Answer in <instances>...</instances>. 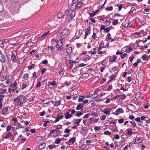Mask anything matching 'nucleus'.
<instances>
[{
    "instance_id": "obj_46",
    "label": "nucleus",
    "mask_w": 150,
    "mask_h": 150,
    "mask_svg": "<svg viewBox=\"0 0 150 150\" xmlns=\"http://www.w3.org/2000/svg\"><path fill=\"white\" fill-rule=\"evenodd\" d=\"M79 67L78 66H76L74 68L72 71V72L73 73L75 72L76 71L78 70V69Z\"/></svg>"
},
{
    "instance_id": "obj_45",
    "label": "nucleus",
    "mask_w": 150,
    "mask_h": 150,
    "mask_svg": "<svg viewBox=\"0 0 150 150\" xmlns=\"http://www.w3.org/2000/svg\"><path fill=\"white\" fill-rule=\"evenodd\" d=\"M110 30V27H107L104 29V31L105 32H106V33H108L109 32Z\"/></svg>"
},
{
    "instance_id": "obj_23",
    "label": "nucleus",
    "mask_w": 150,
    "mask_h": 150,
    "mask_svg": "<svg viewBox=\"0 0 150 150\" xmlns=\"http://www.w3.org/2000/svg\"><path fill=\"white\" fill-rule=\"evenodd\" d=\"M56 147V145L54 144H50L48 146V148L50 149H52Z\"/></svg>"
},
{
    "instance_id": "obj_56",
    "label": "nucleus",
    "mask_w": 150,
    "mask_h": 150,
    "mask_svg": "<svg viewBox=\"0 0 150 150\" xmlns=\"http://www.w3.org/2000/svg\"><path fill=\"white\" fill-rule=\"evenodd\" d=\"M4 44L3 42L1 40H0V47H4Z\"/></svg>"
},
{
    "instance_id": "obj_25",
    "label": "nucleus",
    "mask_w": 150,
    "mask_h": 150,
    "mask_svg": "<svg viewBox=\"0 0 150 150\" xmlns=\"http://www.w3.org/2000/svg\"><path fill=\"white\" fill-rule=\"evenodd\" d=\"M127 131H128L127 133L129 135H131L132 134V129H127Z\"/></svg>"
},
{
    "instance_id": "obj_59",
    "label": "nucleus",
    "mask_w": 150,
    "mask_h": 150,
    "mask_svg": "<svg viewBox=\"0 0 150 150\" xmlns=\"http://www.w3.org/2000/svg\"><path fill=\"white\" fill-rule=\"evenodd\" d=\"M124 122V119L123 118L120 119L118 120V122L119 123L121 124L122 123Z\"/></svg>"
},
{
    "instance_id": "obj_50",
    "label": "nucleus",
    "mask_w": 150,
    "mask_h": 150,
    "mask_svg": "<svg viewBox=\"0 0 150 150\" xmlns=\"http://www.w3.org/2000/svg\"><path fill=\"white\" fill-rule=\"evenodd\" d=\"M57 131V130L55 129H52L50 131V133L52 134H54Z\"/></svg>"
},
{
    "instance_id": "obj_36",
    "label": "nucleus",
    "mask_w": 150,
    "mask_h": 150,
    "mask_svg": "<svg viewBox=\"0 0 150 150\" xmlns=\"http://www.w3.org/2000/svg\"><path fill=\"white\" fill-rule=\"evenodd\" d=\"M83 98L82 97V96H80L79 97V98L78 99V101L79 102H81L83 100Z\"/></svg>"
},
{
    "instance_id": "obj_48",
    "label": "nucleus",
    "mask_w": 150,
    "mask_h": 150,
    "mask_svg": "<svg viewBox=\"0 0 150 150\" xmlns=\"http://www.w3.org/2000/svg\"><path fill=\"white\" fill-rule=\"evenodd\" d=\"M35 65L34 64H32L30 65V66L28 67V69L30 70L33 68L35 66Z\"/></svg>"
},
{
    "instance_id": "obj_37",
    "label": "nucleus",
    "mask_w": 150,
    "mask_h": 150,
    "mask_svg": "<svg viewBox=\"0 0 150 150\" xmlns=\"http://www.w3.org/2000/svg\"><path fill=\"white\" fill-rule=\"evenodd\" d=\"M20 98L18 97L17 98H16L13 99V100L16 103H17L19 102L20 101Z\"/></svg>"
},
{
    "instance_id": "obj_35",
    "label": "nucleus",
    "mask_w": 150,
    "mask_h": 150,
    "mask_svg": "<svg viewBox=\"0 0 150 150\" xmlns=\"http://www.w3.org/2000/svg\"><path fill=\"white\" fill-rule=\"evenodd\" d=\"M61 141V140L59 138L56 139L54 142L55 143L57 144H59Z\"/></svg>"
},
{
    "instance_id": "obj_41",
    "label": "nucleus",
    "mask_w": 150,
    "mask_h": 150,
    "mask_svg": "<svg viewBox=\"0 0 150 150\" xmlns=\"http://www.w3.org/2000/svg\"><path fill=\"white\" fill-rule=\"evenodd\" d=\"M50 31H47V32L44 33L43 34L42 36H41V37L42 38V37H45L46 35H47L48 34L50 33Z\"/></svg>"
},
{
    "instance_id": "obj_6",
    "label": "nucleus",
    "mask_w": 150,
    "mask_h": 150,
    "mask_svg": "<svg viewBox=\"0 0 150 150\" xmlns=\"http://www.w3.org/2000/svg\"><path fill=\"white\" fill-rule=\"evenodd\" d=\"M6 58L2 54L0 53V60L3 62H5Z\"/></svg>"
},
{
    "instance_id": "obj_57",
    "label": "nucleus",
    "mask_w": 150,
    "mask_h": 150,
    "mask_svg": "<svg viewBox=\"0 0 150 150\" xmlns=\"http://www.w3.org/2000/svg\"><path fill=\"white\" fill-rule=\"evenodd\" d=\"M120 96V95H117L116 96L112 98V99H111V100H115L116 99L118 98L119 96Z\"/></svg>"
},
{
    "instance_id": "obj_7",
    "label": "nucleus",
    "mask_w": 150,
    "mask_h": 150,
    "mask_svg": "<svg viewBox=\"0 0 150 150\" xmlns=\"http://www.w3.org/2000/svg\"><path fill=\"white\" fill-rule=\"evenodd\" d=\"M75 12L74 11H71V12L69 17V19H72L75 16Z\"/></svg>"
},
{
    "instance_id": "obj_40",
    "label": "nucleus",
    "mask_w": 150,
    "mask_h": 150,
    "mask_svg": "<svg viewBox=\"0 0 150 150\" xmlns=\"http://www.w3.org/2000/svg\"><path fill=\"white\" fill-rule=\"evenodd\" d=\"M127 46L124 47L122 48L121 50V52H126V51H127Z\"/></svg>"
},
{
    "instance_id": "obj_58",
    "label": "nucleus",
    "mask_w": 150,
    "mask_h": 150,
    "mask_svg": "<svg viewBox=\"0 0 150 150\" xmlns=\"http://www.w3.org/2000/svg\"><path fill=\"white\" fill-rule=\"evenodd\" d=\"M106 81V79L105 78H103L101 81H100V84H102L105 82Z\"/></svg>"
},
{
    "instance_id": "obj_44",
    "label": "nucleus",
    "mask_w": 150,
    "mask_h": 150,
    "mask_svg": "<svg viewBox=\"0 0 150 150\" xmlns=\"http://www.w3.org/2000/svg\"><path fill=\"white\" fill-rule=\"evenodd\" d=\"M17 86V83L16 82H15L14 83V85L13 84H11V85L10 86V87H12L13 88L16 87Z\"/></svg>"
},
{
    "instance_id": "obj_60",
    "label": "nucleus",
    "mask_w": 150,
    "mask_h": 150,
    "mask_svg": "<svg viewBox=\"0 0 150 150\" xmlns=\"http://www.w3.org/2000/svg\"><path fill=\"white\" fill-rule=\"evenodd\" d=\"M130 122L133 127H135L136 126V124L134 121H131Z\"/></svg>"
},
{
    "instance_id": "obj_42",
    "label": "nucleus",
    "mask_w": 150,
    "mask_h": 150,
    "mask_svg": "<svg viewBox=\"0 0 150 150\" xmlns=\"http://www.w3.org/2000/svg\"><path fill=\"white\" fill-rule=\"evenodd\" d=\"M63 49V47H62V46L60 45V47H59L58 48H57V51H62Z\"/></svg>"
},
{
    "instance_id": "obj_16",
    "label": "nucleus",
    "mask_w": 150,
    "mask_h": 150,
    "mask_svg": "<svg viewBox=\"0 0 150 150\" xmlns=\"http://www.w3.org/2000/svg\"><path fill=\"white\" fill-rule=\"evenodd\" d=\"M64 14L61 13H59L57 16V18L59 19H61L63 18Z\"/></svg>"
},
{
    "instance_id": "obj_51",
    "label": "nucleus",
    "mask_w": 150,
    "mask_h": 150,
    "mask_svg": "<svg viewBox=\"0 0 150 150\" xmlns=\"http://www.w3.org/2000/svg\"><path fill=\"white\" fill-rule=\"evenodd\" d=\"M81 119H77L75 121V123L76 124H78L81 121Z\"/></svg>"
},
{
    "instance_id": "obj_19",
    "label": "nucleus",
    "mask_w": 150,
    "mask_h": 150,
    "mask_svg": "<svg viewBox=\"0 0 150 150\" xmlns=\"http://www.w3.org/2000/svg\"><path fill=\"white\" fill-rule=\"evenodd\" d=\"M62 126H63L62 125H58L54 126V128L56 129H58L62 128Z\"/></svg>"
},
{
    "instance_id": "obj_55",
    "label": "nucleus",
    "mask_w": 150,
    "mask_h": 150,
    "mask_svg": "<svg viewBox=\"0 0 150 150\" xmlns=\"http://www.w3.org/2000/svg\"><path fill=\"white\" fill-rule=\"evenodd\" d=\"M10 1L13 3H17L18 1L19 0H10Z\"/></svg>"
},
{
    "instance_id": "obj_28",
    "label": "nucleus",
    "mask_w": 150,
    "mask_h": 150,
    "mask_svg": "<svg viewBox=\"0 0 150 150\" xmlns=\"http://www.w3.org/2000/svg\"><path fill=\"white\" fill-rule=\"evenodd\" d=\"M86 56H87L88 57L83 59L82 60L83 61L85 62H87L88 60H89L91 59V58L90 56H89L88 55H87Z\"/></svg>"
},
{
    "instance_id": "obj_24",
    "label": "nucleus",
    "mask_w": 150,
    "mask_h": 150,
    "mask_svg": "<svg viewBox=\"0 0 150 150\" xmlns=\"http://www.w3.org/2000/svg\"><path fill=\"white\" fill-rule=\"evenodd\" d=\"M61 103V102L60 100H58L57 101H55V104H54V105L55 106L57 107L58 106H59Z\"/></svg>"
},
{
    "instance_id": "obj_5",
    "label": "nucleus",
    "mask_w": 150,
    "mask_h": 150,
    "mask_svg": "<svg viewBox=\"0 0 150 150\" xmlns=\"http://www.w3.org/2000/svg\"><path fill=\"white\" fill-rule=\"evenodd\" d=\"M111 111L110 108H108L102 110V112H103L105 114H109Z\"/></svg>"
},
{
    "instance_id": "obj_22",
    "label": "nucleus",
    "mask_w": 150,
    "mask_h": 150,
    "mask_svg": "<svg viewBox=\"0 0 150 150\" xmlns=\"http://www.w3.org/2000/svg\"><path fill=\"white\" fill-rule=\"evenodd\" d=\"M28 73L25 74L23 76V78L24 80L28 79Z\"/></svg>"
},
{
    "instance_id": "obj_62",
    "label": "nucleus",
    "mask_w": 150,
    "mask_h": 150,
    "mask_svg": "<svg viewBox=\"0 0 150 150\" xmlns=\"http://www.w3.org/2000/svg\"><path fill=\"white\" fill-rule=\"evenodd\" d=\"M106 67L105 66H103L100 68V71L101 72H103V71L104 69Z\"/></svg>"
},
{
    "instance_id": "obj_33",
    "label": "nucleus",
    "mask_w": 150,
    "mask_h": 150,
    "mask_svg": "<svg viewBox=\"0 0 150 150\" xmlns=\"http://www.w3.org/2000/svg\"><path fill=\"white\" fill-rule=\"evenodd\" d=\"M70 130L68 128L66 129L64 131V133L67 134H69L70 132Z\"/></svg>"
},
{
    "instance_id": "obj_64",
    "label": "nucleus",
    "mask_w": 150,
    "mask_h": 150,
    "mask_svg": "<svg viewBox=\"0 0 150 150\" xmlns=\"http://www.w3.org/2000/svg\"><path fill=\"white\" fill-rule=\"evenodd\" d=\"M42 64H46L48 63V61L47 60H45L42 61Z\"/></svg>"
},
{
    "instance_id": "obj_10",
    "label": "nucleus",
    "mask_w": 150,
    "mask_h": 150,
    "mask_svg": "<svg viewBox=\"0 0 150 150\" xmlns=\"http://www.w3.org/2000/svg\"><path fill=\"white\" fill-rule=\"evenodd\" d=\"M88 74L87 73H84L81 76L82 78L84 79H87L88 77Z\"/></svg>"
},
{
    "instance_id": "obj_53",
    "label": "nucleus",
    "mask_w": 150,
    "mask_h": 150,
    "mask_svg": "<svg viewBox=\"0 0 150 150\" xmlns=\"http://www.w3.org/2000/svg\"><path fill=\"white\" fill-rule=\"evenodd\" d=\"M104 134L105 135H110L111 134V133L107 130L104 132Z\"/></svg>"
},
{
    "instance_id": "obj_9",
    "label": "nucleus",
    "mask_w": 150,
    "mask_h": 150,
    "mask_svg": "<svg viewBox=\"0 0 150 150\" xmlns=\"http://www.w3.org/2000/svg\"><path fill=\"white\" fill-rule=\"evenodd\" d=\"M113 59H109V62L110 63L115 62L116 59L117 58V57L116 56L114 55L112 56Z\"/></svg>"
},
{
    "instance_id": "obj_47",
    "label": "nucleus",
    "mask_w": 150,
    "mask_h": 150,
    "mask_svg": "<svg viewBox=\"0 0 150 150\" xmlns=\"http://www.w3.org/2000/svg\"><path fill=\"white\" fill-rule=\"evenodd\" d=\"M71 84V82H66L64 83V85L65 86H70Z\"/></svg>"
},
{
    "instance_id": "obj_29",
    "label": "nucleus",
    "mask_w": 150,
    "mask_h": 150,
    "mask_svg": "<svg viewBox=\"0 0 150 150\" xmlns=\"http://www.w3.org/2000/svg\"><path fill=\"white\" fill-rule=\"evenodd\" d=\"M142 59L144 61H146L147 60V57L146 56V55L145 54L143 55H142Z\"/></svg>"
},
{
    "instance_id": "obj_54",
    "label": "nucleus",
    "mask_w": 150,
    "mask_h": 150,
    "mask_svg": "<svg viewBox=\"0 0 150 150\" xmlns=\"http://www.w3.org/2000/svg\"><path fill=\"white\" fill-rule=\"evenodd\" d=\"M7 89H4L1 91L0 93L1 94H3L6 93V92Z\"/></svg>"
},
{
    "instance_id": "obj_26",
    "label": "nucleus",
    "mask_w": 150,
    "mask_h": 150,
    "mask_svg": "<svg viewBox=\"0 0 150 150\" xmlns=\"http://www.w3.org/2000/svg\"><path fill=\"white\" fill-rule=\"evenodd\" d=\"M125 22H124L123 24H125V25L124 26L125 27H127L128 26H129V27H130L132 25V24H131L130 25V23H129V22H128V23H127L126 24H125Z\"/></svg>"
},
{
    "instance_id": "obj_20",
    "label": "nucleus",
    "mask_w": 150,
    "mask_h": 150,
    "mask_svg": "<svg viewBox=\"0 0 150 150\" xmlns=\"http://www.w3.org/2000/svg\"><path fill=\"white\" fill-rule=\"evenodd\" d=\"M8 110V108H4L2 111L1 114L2 115H4Z\"/></svg>"
},
{
    "instance_id": "obj_18",
    "label": "nucleus",
    "mask_w": 150,
    "mask_h": 150,
    "mask_svg": "<svg viewBox=\"0 0 150 150\" xmlns=\"http://www.w3.org/2000/svg\"><path fill=\"white\" fill-rule=\"evenodd\" d=\"M13 9H11V13L13 14L14 15L15 14H16L18 12V8H17L16 9L15 11H13Z\"/></svg>"
},
{
    "instance_id": "obj_49",
    "label": "nucleus",
    "mask_w": 150,
    "mask_h": 150,
    "mask_svg": "<svg viewBox=\"0 0 150 150\" xmlns=\"http://www.w3.org/2000/svg\"><path fill=\"white\" fill-rule=\"evenodd\" d=\"M50 84L53 87H56L57 86V85L55 83V82L54 81H53V83H50Z\"/></svg>"
},
{
    "instance_id": "obj_15",
    "label": "nucleus",
    "mask_w": 150,
    "mask_h": 150,
    "mask_svg": "<svg viewBox=\"0 0 150 150\" xmlns=\"http://www.w3.org/2000/svg\"><path fill=\"white\" fill-rule=\"evenodd\" d=\"M75 139L76 137H72L69 139V142H70L74 143L75 142Z\"/></svg>"
},
{
    "instance_id": "obj_43",
    "label": "nucleus",
    "mask_w": 150,
    "mask_h": 150,
    "mask_svg": "<svg viewBox=\"0 0 150 150\" xmlns=\"http://www.w3.org/2000/svg\"><path fill=\"white\" fill-rule=\"evenodd\" d=\"M88 13L89 15L90 16V17H93L94 16H95L96 15V13H91L90 12H88Z\"/></svg>"
},
{
    "instance_id": "obj_4",
    "label": "nucleus",
    "mask_w": 150,
    "mask_h": 150,
    "mask_svg": "<svg viewBox=\"0 0 150 150\" xmlns=\"http://www.w3.org/2000/svg\"><path fill=\"white\" fill-rule=\"evenodd\" d=\"M14 126H16V129H19L20 128H24L25 127V126L22 125L20 123L18 122L16 123L14 125Z\"/></svg>"
},
{
    "instance_id": "obj_32",
    "label": "nucleus",
    "mask_w": 150,
    "mask_h": 150,
    "mask_svg": "<svg viewBox=\"0 0 150 150\" xmlns=\"http://www.w3.org/2000/svg\"><path fill=\"white\" fill-rule=\"evenodd\" d=\"M135 10L134 8L133 7H132L130 11L127 13V14L128 15H130L131 13H133L134 11Z\"/></svg>"
},
{
    "instance_id": "obj_11",
    "label": "nucleus",
    "mask_w": 150,
    "mask_h": 150,
    "mask_svg": "<svg viewBox=\"0 0 150 150\" xmlns=\"http://www.w3.org/2000/svg\"><path fill=\"white\" fill-rule=\"evenodd\" d=\"M83 107V105L80 103H79L77 107L76 108V110H79L81 109Z\"/></svg>"
},
{
    "instance_id": "obj_3",
    "label": "nucleus",
    "mask_w": 150,
    "mask_h": 150,
    "mask_svg": "<svg viewBox=\"0 0 150 150\" xmlns=\"http://www.w3.org/2000/svg\"><path fill=\"white\" fill-rule=\"evenodd\" d=\"M124 112V111L122 108H118L115 112H113L112 113L115 114L116 115H118L120 113H123Z\"/></svg>"
},
{
    "instance_id": "obj_1",
    "label": "nucleus",
    "mask_w": 150,
    "mask_h": 150,
    "mask_svg": "<svg viewBox=\"0 0 150 150\" xmlns=\"http://www.w3.org/2000/svg\"><path fill=\"white\" fill-rule=\"evenodd\" d=\"M17 55V53L16 50H13L12 51L11 59L12 62H16L17 60L16 57Z\"/></svg>"
},
{
    "instance_id": "obj_52",
    "label": "nucleus",
    "mask_w": 150,
    "mask_h": 150,
    "mask_svg": "<svg viewBox=\"0 0 150 150\" xmlns=\"http://www.w3.org/2000/svg\"><path fill=\"white\" fill-rule=\"evenodd\" d=\"M13 121H14V124H15L16 123L18 122L17 119L16 117H13L12 119Z\"/></svg>"
},
{
    "instance_id": "obj_27",
    "label": "nucleus",
    "mask_w": 150,
    "mask_h": 150,
    "mask_svg": "<svg viewBox=\"0 0 150 150\" xmlns=\"http://www.w3.org/2000/svg\"><path fill=\"white\" fill-rule=\"evenodd\" d=\"M113 9V7L112 6H110V7L106 8H105V10L107 11H112Z\"/></svg>"
},
{
    "instance_id": "obj_38",
    "label": "nucleus",
    "mask_w": 150,
    "mask_h": 150,
    "mask_svg": "<svg viewBox=\"0 0 150 150\" xmlns=\"http://www.w3.org/2000/svg\"><path fill=\"white\" fill-rule=\"evenodd\" d=\"M94 129L96 132H97L100 130V127L96 126L94 127Z\"/></svg>"
},
{
    "instance_id": "obj_2",
    "label": "nucleus",
    "mask_w": 150,
    "mask_h": 150,
    "mask_svg": "<svg viewBox=\"0 0 150 150\" xmlns=\"http://www.w3.org/2000/svg\"><path fill=\"white\" fill-rule=\"evenodd\" d=\"M82 2H79L76 4V2L73 4L71 6L73 10H74L77 8L79 9L82 6Z\"/></svg>"
},
{
    "instance_id": "obj_17",
    "label": "nucleus",
    "mask_w": 150,
    "mask_h": 150,
    "mask_svg": "<svg viewBox=\"0 0 150 150\" xmlns=\"http://www.w3.org/2000/svg\"><path fill=\"white\" fill-rule=\"evenodd\" d=\"M118 69V67L117 66H115L112 68L111 70H110V72H112V71H117Z\"/></svg>"
},
{
    "instance_id": "obj_39",
    "label": "nucleus",
    "mask_w": 150,
    "mask_h": 150,
    "mask_svg": "<svg viewBox=\"0 0 150 150\" xmlns=\"http://www.w3.org/2000/svg\"><path fill=\"white\" fill-rule=\"evenodd\" d=\"M127 54L126 53H124L123 54L121 55V57L122 59H124L126 56H127Z\"/></svg>"
},
{
    "instance_id": "obj_34",
    "label": "nucleus",
    "mask_w": 150,
    "mask_h": 150,
    "mask_svg": "<svg viewBox=\"0 0 150 150\" xmlns=\"http://www.w3.org/2000/svg\"><path fill=\"white\" fill-rule=\"evenodd\" d=\"M69 64H76V63H78V62H74L73 60H70L69 62Z\"/></svg>"
},
{
    "instance_id": "obj_30",
    "label": "nucleus",
    "mask_w": 150,
    "mask_h": 150,
    "mask_svg": "<svg viewBox=\"0 0 150 150\" xmlns=\"http://www.w3.org/2000/svg\"><path fill=\"white\" fill-rule=\"evenodd\" d=\"M63 113H59L57 115V117H58L59 119H62L63 117V115H62Z\"/></svg>"
},
{
    "instance_id": "obj_8",
    "label": "nucleus",
    "mask_w": 150,
    "mask_h": 150,
    "mask_svg": "<svg viewBox=\"0 0 150 150\" xmlns=\"http://www.w3.org/2000/svg\"><path fill=\"white\" fill-rule=\"evenodd\" d=\"M64 115H65V117L66 119L72 117V115L70 114L69 112H66L65 114Z\"/></svg>"
},
{
    "instance_id": "obj_61",
    "label": "nucleus",
    "mask_w": 150,
    "mask_h": 150,
    "mask_svg": "<svg viewBox=\"0 0 150 150\" xmlns=\"http://www.w3.org/2000/svg\"><path fill=\"white\" fill-rule=\"evenodd\" d=\"M83 114V113L81 112H78L77 113L76 116H77L78 117H79L81 115H82Z\"/></svg>"
},
{
    "instance_id": "obj_14",
    "label": "nucleus",
    "mask_w": 150,
    "mask_h": 150,
    "mask_svg": "<svg viewBox=\"0 0 150 150\" xmlns=\"http://www.w3.org/2000/svg\"><path fill=\"white\" fill-rule=\"evenodd\" d=\"M68 31V30L67 29H66L63 30L62 31V32H61L62 35H61V36L62 37V36L65 35L66 34V33Z\"/></svg>"
},
{
    "instance_id": "obj_31",
    "label": "nucleus",
    "mask_w": 150,
    "mask_h": 150,
    "mask_svg": "<svg viewBox=\"0 0 150 150\" xmlns=\"http://www.w3.org/2000/svg\"><path fill=\"white\" fill-rule=\"evenodd\" d=\"M104 45V42H102L101 44H100L99 46L98 51H99L102 48V46H103Z\"/></svg>"
},
{
    "instance_id": "obj_21",
    "label": "nucleus",
    "mask_w": 150,
    "mask_h": 150,
    "mask_svg": "<svg viewBox=\"0 0 150 150\" xmlns=\"http://www.w3.org/2000/svg\"><path fill=\"white\" fill-rule=\"evenodd\" d=\"M111 39V35L110 33L107 34V37L106 38V40L107 41Z\"/></svg>"
},
{
    "instance_id": "obj_63",
    "label": "nucleus",
    "mask_w": 150,
    "mask_h": 150,
    "mask_svg": "<svg viewBox=\"0 0 150 150\" xmlns=\"http://www.w3.org/2000/svg\"><path fill=\"white\" fill-rule=\"evenodd\" d=\"M69 10L68 9H67L66 10L64 14L65 15H67L69 12Z\"/></svg>"
},
{
    "instance_id": "obj_13",
    "label": "nucleus",
    "mask_w": 150,
    "mask_h": 150,
    "mask_svg": "<svg viewBox=\"0 0 150 150\" xmlns=\"http://www.w3.org/2000/svg\"><path fill=\"white\" fill-rule=\"evenodd\" d=\"M12 135V134L10 132H8L4 137V139H8L11 137Z\"/></svg>"
},
{
    "instance_id": "obj_12",
    "label": "nucleus",
    "mask_w": 150,
    "mask_h": 150,
    "mask_svg": "<svg viewBox=\"0 0 150 150\" xmlns=\"http://www.w3.org/2000/svg\"><path fill=\"white\" fill-rule=\"evenodd\" d=\"M72 48L71 47H68L66 50L67 53L69 54H70L71 53Z\"/></svg>"
}]
</instances>
